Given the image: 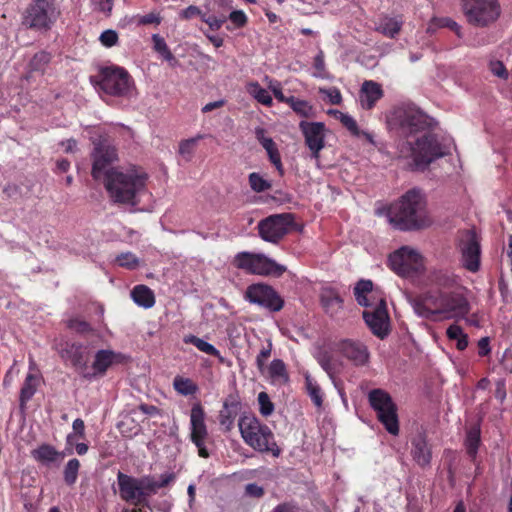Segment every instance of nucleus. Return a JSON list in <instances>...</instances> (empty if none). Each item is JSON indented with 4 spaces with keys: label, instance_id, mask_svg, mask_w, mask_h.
Listing matches in <instances>:
<instances>
[{
    "label": "nucleus",
    "instance_id": "nucleus-59",
    "mask_svg": "<svg viewBox=\"0 0 512 512\" xmlns=\"http://www.w3.org/2000/svg\"><path fill=\"white\" fill-rule=\"evenodd\" d=\"M266 131L263 128H257L255 131V135L259 143L265 150L273 148L276 146L275 142L272 138L265 136Z\"/></svg>",
    "mask_w": 512,
    "mask_h": 512
},
{
    "label": "nucleus",
    "instance_id": "nucleus-10",
    "mask_svg": "<svg viewBox=\"0 0 512 512\" xmlns=\"http://www.w3.org/2000/svg\"><path fill=\"white\" fill-rule=\"evenodd\" d=\"M295 226L292 213L270 215L257 225L259 236L266 242L278 244Z\"/></svg>",
    "mask_w": 512,
    "mask_h": 512
},
{
    "label": "nucleus",
    "instance_id": "nucleus-5",
    "mask_svg": "<svg viewBox=\"0 0 512 512\" xmlns=\"http://www.w3.org/2000/svg\"><path fill=\"white\" fill-rule=\"evenodd\" d=\"M60 15L61 10L55 0H33L22 14V25L46 33L56 24Z\"/></svg>",
    "mask_w": 512,
    "mask_h": 512
},
{
    "label": "nucleus",
    "instance_id": "nucleus-57",
    "mask_svg": "<svg viewBox=\"0 0 512 512\" xmlns=\"http://www.w3.org/2000/svg\"><path fill=\"white\" fill-rule=\"evenodd\" d=\"M228 19L231 21L232 24H234V26L236 28H242L248 22V18H247L246 14L242 10H234V11H232L229 14Z\"/></svg>",
    "mask_w": 512,
    "mask_h": 512
},
{
    "label": "nucleus",
    "instance_id": "nucleus-40",
    "mask_svg": "<svg viewBox=\"0 0 512 512\" xmlns=\"http://www.w3.org/2000/svg\"><path fill=\"white\" fill-rule=\"evenodd\" d=\"M247 92L255 98L259 103L265 106H272L273 99L269 92L263 88L257 81L250 82L247 84Z\"/></svg>",
    "mask_w": 512,
    "mask_h": 512
},
{
    "label": "nucleus",
    "instance_id": "nucleus-33",
    "mask_svg": "<svg viewBox=\"0 0 512 512\" xmlns=\"http://www.w3.org/2000/svg\"><path fill=\"white\" fill-rule=\"evenodd\" d=\"M133 301L144 308H151L155 304L153 291L146 285H136L131 291Z\"/></svg>",
    "mask_w": 512,
    "mask_h": 512
},
{
    "label": "nucleus",
    "instance_id": "nucleus-45",
    "mask_svg": "<svg viewBox=\"0 0 512 512\" xmlns=\"http://www.w3.org/2000/svg\"><path fill=\"white\" fill-rule=\"evenodd\" d=\"M203 138H204V135L198 134L197 136H195L193 138L181 141L179 144V154L186 161H191V159L194 155V152H195L197 142Z\"/></svg>",
    "mask_w": 512,
    "mask_h": 512
},
{
    "label": "nucleus",
    "instance_id": "nucleus-47",
    "mask_svg": "<svg viewBox=\"0 0 512 512\" xmlns=\"http://www.w3.org/2000/svg\"><path fill=\"white\" fill-rule=\"evenodd\" d=\"M248 181L251 189L256 193L267 191L271 188V183L264 179L259 173L252 172L248 176Z\"/></svg>",
    "mask_w": 512,
    "mask_h": 512
},
{
    "label": "nucleus",
    "instance_id": "nucleus-8",
    "mask_svg": "<svg viewBox=\"0 0 512 512\" xmlns=\"http://www.w3.org/2000/svg\"><path fill=\"white\" fill-rule=\"evenodd\" d=\"M368 402L376 412L378 421L388 433L397 436L399 434L398 408L391 395L380 388L372 389L368 393Z\"/></svg>",
    "mask_w": 512,
    "mask_h": 512
},
{
    "label": "nucleus",
    "instance_id": "nucleus-54",
    "mask_svg": "<svg viewBox=\"0 0 512 512\" xmlns=\"http://www.w3.org/2000/svg\"><path fill=\"white\" fill-rule=\"evenodd\" d=\"M226 19L227 18L225 16L217 17L215 15H201V20L206 23L213 31L219 30L226 22Z\"/></svg>",
    "mask_w": 512,
    "mask_h": 512
},
{
    "label": "nucleus",
    "instance_id": "nucleus-26",
    "mask_svg": "<svg viewBox=\"0 0 512 512\" xmlns=\"http://www.w3.org/2000/svg\"><path fill=\"white\" fill-rule=\"evenodd\" d=\"M411 456L420 467L424 468L430 465L432 451L424 434L420 433L412 438Z\"/></svg>",
    "mask_w": 512,
    "mask_h": 512
},
{
    "label": "nucleus",
    "instance_id": "nucleus-16",
    "mask_svg": "<svg viewBox=\"0 0 512 512\" xmlns=\"http://www.w3.org/2000/svg\"><path fill=\"white\" fill-rule=\"evenodd\" d=\"M92 177L99 180L102 176L106 178V172L114 161L117 160V150L107 138L100 137L94 142V150L92 153Z\"/></svg>",
    "mask_w": 512,
    "mask_h": 512
},
{
    "label": "nucleus",
    "instance_id": "nucleus-12",
    "mask_svg": "<svg viewBox=\"0 0 512 512\" xmlns=\"http://www.w3.org/2000/svg\"><path fill=\"white\" fill-rule=\"evenodd\" d=\"M388 265L397 275L409 277L423 268V258L414 249L403 246L389 255Z\"/></svg>",
    "mask_w": 512,
    "mask_h": 512
},
{
    "label": "nucleus",
    "instance_id": "nucleus-29",
    "mask_svg": "<svg viewBox=\"0 0 512 512\" xmlns=\"http://www.w3.org/2000/svg\"><path fill=\"white\" fill-rule=\"evenodd\" d=\"M267 376L273 385H286L290 381L289 373L287 371L286 364L281 359H274L270 365L266 368Z\"/></svg>",
    "mask_w": 512,
    "mask_h": 512
},
{
    "label": "nucleus",
    "instance_id": "nucleus-30",
    "mask_svg": "<svg viewBox=\"0 0 512 512\" xmlns=\"http://www.w3.org/2000/svg\"><path fill=\"white\" fill-rule=\"evenodd\" d=\"M403 20L401 16L380 18L376 30L384 36L394 39L401 31Z\"/></svg>",
    "mask_w": 512,
    "mask_h": 512
},
{
    "label": "nucleus",
    "instance_id": "nucleus-64",
    "mask_svg": "<svg viewBox=\"0 0 512 512\" xmlns=\"http://www.w3.org/2000/svg\"><path fill=\"white\" fill-rule=\"evenodd\" d=\"M245 493L250 497L260 498L264 495V489L255 483H249L245 486Z\"/></svg>",
    "mask_w": 512,
    "mask_h": 512
},
{
    "label": "nucleus",
    "instance_id": "nucleus-48",
    "mask_svg": "<svg viewBox=\"0 0 512 512\" xmlns=\"http://www.w3.org/2000/svg\"><path fill=\"white\" fill-rule=\"evenodd\" d=\"M115 262L118 266L129 270H134L139 266V259L132 252H124L117 255Z\"/></svg>",
    "mask_w": 512,
    "mask_h": 512
},
{
    "label": "nucleus",
    "instance_id": "nucleus-22",
    "mask_svg": "<svg viewBox=\"0 0 512 512\" xmlns=\"http://www.w3.org/2000/svg\"><path fill=\"white\" fill-rule=\"evenodd\" d=\"M469 310V302L461 293H446L442 291L440 320L464 318L469 313Z\"/></svg>",
    "mask_w": 512,
    "mask_h": 512
},
{
    "label": "nucleus",
    "instance_id": "nucleus-56",
    "mask_svg": "<svg viewBox=\"0 0 512 512\" xmlns=\"http://www.w3.org/2000/svg\"><path fill=\"white\" fill-rule=\"evenodd\" d=\"M99 40L105 47H113L118 42V34L115 30L108 29L101 33Z\"/></svg>",
    "mask_w": 512,
    "mask_h": 512
},
{
    "label": "nucleus",
    "instance_id": "nucleus-53",
    "mask_svg": "<svg viewBox=\"0 0 512 512\" xmlns=\"http://www.w3.org/2000/svg\"><path fill=\"white\" fill-rule=\"evenodd\" d=\"M272 353V342L268 340L267 345L262 347L259 354L256 357V366L258 370L264 374L265 372V362L271 356Z\"/></svg>",
    "mask_w": 512,
    "mask_h": 512
},
{
    "label": "nucleus",
    "instance_id": "nucleus-41",
    "mask_svg": "<svg viewBox=\"0 0 512 512\" xmlns=\"http://www.w3.org/2000/svg\"><path fill=\"white\" fill-rule=\"evenodd\" d=\"M184 343L186 344H192L194 345L198 350H200L201 352L207 354V355H210V356H213V357H217V358H221V355H220V351L218 349H216L212 344L206 342L205 340L199 338L198 336H195V335H187L184 337Z\"/></svg>",
    "mask_w": 512,
    "mask_h": 512
},
{
    "label": "nucleus",
    "instance_id": "nucleus-14",
    "mask_svg": "<svg viewBox=\"0 0 512 512\" xmlns=\"http://www.w3.org/2000/svg\"><path fill=\"white\" fill-rule=\"evenodd\" d=\"M244 298L270 312H278L284 307V299L272 286L265 283L249 285L246 288Z\"/></svg>",
    "mask_w": 512,
    "mask_h": 512
},
{
    "label": "nucleus",
    "instance_id": "nucleus-7",
    "mask_svg": "<svg viewBox=\"0 0 512 512\" xmlns=\"http://www.w3.org/2000/svg\"><path fill=\"white\" fill-rule=\"evenodd\" d=\"M402 156H411L417 168H426L434 160L446 155L437 136L427 132L412 143L406 141L401 148Z\"/></svg>",
    "mask_w": 512,
    "mask_h": 512
},
{
    "label": "nucleus",
    "instance_id": "nucleus-62",
    "mask_svg": "<svg viewBox=\"0 0 512 512\" xmlns=\"http://www.w3.org/2000/svg\"><path fill=\"white\" fill-rule=\"evenodd\" d=\"M270 90L272 91L274 97L281 103H288L289 97H286L281 88V84L278 81H271L269 85Z\"/></svg>",
    "mask_w": 512,
    "mask_h": 512
},
{
    "label": "nucleus",
    "instance_id": "nucleus-1",
    "mask_svg": "<svg viewBox=\"0 0 512 512\" xmlns=\"http://www.w3.org/2000/svg\"><path fill=\"white\" fill-rule=\"evenodd\" d=\"M425 195L421 190H408L388 212L389 222L401 231H415L431 225Z\"/></svg>",
    "mask_w": 512,
    "mask_h": 512
},
{
    "label": "nucleus",
    "instance_id": "nucleus-25",
    "mask_svg": "<svg viewBox=\"0 0 512 512\" xmlns=\"http://www.w3.org/2000/svg\"><path fill=\"white\" fill-rule=\"evenodd\" d=\"M240 408L241 403L237 394H230L226 397L218 416L219 424L225 431H230L233 428Z\"/></svg>",
    "mask_w": 512,
    "mask_h": 512
},
{
    "label": "nucleus",
    "instance_id": "nucleus-42",
    "mask_svg": "<svg viewBox=\"0 0 512 512\" xmlns=\"http://www.w3.org/2000/svg\"><path fill=\"white\" fill-rule=\"evenodd\" d=\"M317 361L322 369L332 377L338 370V362L333 356V354L329 351H321L318 354Z\"/></svg>",
    "mask_w": 512,
    "mask_h": 512
},
{
    "label": "nucleus",
    "instance_id": "nucleus-36",
    "mask_svg": "<svg viewBox=\"0 0 512 512\" xmlns=\"http://www.w3.org/2000/svg\"><path fill=\"white\" fill-rule=\"evenodd\" d=\"M329 114H333L342 125L354 136H360L363 134L370 142H372V136L369 133L361 132L357 125V122L350 115L340 112L338 110H329Z\"/></svg>",
    "mask_w": 512,
    "mask_h": 512
},
{
    "label": "nucleus",
    "instance_id": "nucleus-35",
    "mask_svg": "<svg viewBox=\"0 0 512 512\" xmlns=\"http://www.w3.org/2000/svg\"><path fill=\"white\" fill-rule=\"evenodd\" d=\"M481 443V431L478 426L471 427L466 433L465 447L468 456L475 462Z\"/></svg>",
    "mask_w": 512,
    "mask_h": 512
},
{
    "label": "nucleus",
    "instance_id": "nucleus-20",
    "mask_svg": "<svg viewBox=\"0 0 512 512\" xmlns=\"http://www.w3.org/2000/svg\"><path fill=\"white\" fill-rule=\"evenodd\" d=\"M363 318L371 332L384 339L389 333V315L385 299L381 298L375 307L366 308Z\"/></svg>",
    "mask_w": 512,
    "mask_h": 512
},
{
    "label": "nucleus",
    "instance_id": "nucleus-28",
    "mask_svg": "<svg viewBox=\"0 0 512 512\" xmlns=\"http://www.w3.org/2000/svg\"><path fill=\"white\" fill-rule=\"evenodd\" d=\"M320 302L325 312L331 316L337 314L343 306V299L338 291L332 287L322 289Z\"/></svg>",
    "mask_w": 512,
    "mask_h": 512
},
{
    "label": "nucleus",
    "instance_id": "nucleus-63",
    "mask_svg": "<svg viewBox=\"0 0 512 512\" xmlns=\"http://www.w3.org/2000/svg\"><path fill=\"white\" fill-rule=\"evenodd\" d=\"M201 15H203L201 9L195 5H190L184 10H182L180 16L184 20H190L194 17L199 16L201 18Z\"/></svg>",
    "mask_w": 512,
    "mask_h": 512
},
{
    "label": "nucleus",
    "instance_id": "nucleus-23",
    "mask_svg": "<svg viewBox=\"0 0 512 512\" xmlns=\"http://www.w3.org/2000/svg\"><path fill=\"white\" fill-rule=\"evenodd\" d=\"M337 351L351 361L355 366H363L369 361V351L365 344L345 339L337 344Z\"/></svg>",
    "mask_w": 512,
    "mask_h": 512
},
{
    "label": "nucleus",
    "instance_id": "nucleus-4",
    "mask_svg": "<svg viewBox=\"0 0 512 512\" xmlns=\"http://www.w3.org/2000/svg\"><path fill=\"white\" fill-rule=\"evenodd\" d=\"M91 83L107 95L130 98L135 90L134 80L126 69L116 65L104 66Z\"/></svg>",
    "mask_w": 512,
    "mask_h": 512
},
{
    "label": "nucleus",
    "instance_id": "nucleus-3",
    "mask_svg": "<svg viewBox=\"0 0 512 512\" xmlns=\"http://www.w3.org/2000/svg\"><path fill=\"white\" fill-rule=\"evenodd\" d=\"M238 426L241 437L248 446L261 453H271L274 457L280 456L281 449L275 441L273 432L255 416H241Z\"/></svg>",
    "mask_w": 512,
    "mask_h": 512
},
{
    "label": "nucleus",
    "instance_id": "nucleus-11",
    "mask_svg": "<svg viewBox=\"0 0 512 512\" xmlns=\"http://www.w3.org/2000/svg\"><path fill=\"white\" fill-rule=\"evenodd\" d=\"M456 248L461 254L462 266L469 272H478L481 264V245L477 233L471 229L461 231Z\"/></svg>",
    "mask_w": 512,
    "mask_h": 512
},
{
    "label": "nucleus",
    "instance_id": "nucleus-15",
    "mask_svg": "<svg viewBox=\"0 0 512 512\" xmlns=\"http://www.w3.org/2000/svg\"><path fill=\"white\" fill-rule=\"evenodd\" d=\"M206 414L200 403H195L190 412V440L197 447L198 455L208 458L210 453L206 448L208 428L205 423Z\"/></svg>",
    "mask_w": 512,
    "mask_h": 512
},
{
    "label": "nucleus",
    "instance_id": "nucleus-34",
    "mask_svg": "<svg viewBox=\"0 0 512 512\" xmlns=\"http://www.w3.org/2000/svg\"><path fill=\"white\" fill-rule=\"evenodd\" d=\"M430 282L437 290L450 289L457 285V276L449 271L438 270L430 275Z\"/></svg>",
    "mask_w": 512,
    "mask_h": 512
},
{
    "label": "nucleus",
    "instance_id": "nucleus-32",
    "mask_svg": "<svg viewBox=\"0 0 512 512\" xmlns=\"http://www.w3.org/2000/svg\"><path fill=\"white\" fill-rule=\"evenodd\" d=\"M39 377L36 374L28 373L24 383L20 390V396H19V402L20 407L24 409L26 407V404L31 398L34 396V394L37 391V387L39 385Z\"/></svg>",
    "mask_w": 512,
    "mask_h": 512
},
{
    "label": "nucleus",
    "instance_id": "nucleus-19",
    "mask_svg": "<svg viewBox=\"0 0 512 512\" xmlns=\"http://www.w3.org/2000/svg\"><path fill=\"white\" fill-rule=\"evenodd\" d=\"M299 129L304 137L305 145L311 153V158L319 162L320 152L325 147V124L301 121Z\"/></svg>",
    "mask_w": 512,
    "mask_h": 512
},
{
    "label": "nucleus",
    "instance_id": "nucleus-6",
    "mask_svg": "<svg viewBox=\"0 0 512 512\" xmlns=\"http://www.w3.org/2000/svg\"><path fill=\"white\" fill-rule=\"evenodd\" d=\"M466 22L476 28L494 25L502 14L499 0H459Z\"/></svg>",
    "mask_w": 512,
    "mask_h": 512
},
{
    "label": "nucleus",
    "instance_id": "nucleus-50",
    "mask_svg": "<svg viewBox=\"0 0 512 512\" xmlns=\"http://www.w3.org/2000/svg\"><path fill=\"white\" fill-rule=\"evenodd\" d=\"M134 21L138 26L154 25L158 26L162 22V17L159 12L152 11L146 15H137Z\"/></svg>",
    "mask_w": 512,
    "mask_h": 512
},
{
    "label": "nucleus",
    "instance_id": "nucleus-52",
    "mask_svg": "<svg viewBox=\"0 0 512 512\" xmlns=\"http://www.w3.org/2000/svg\"><path fill=\"white\" fill-rule=\"evenodd\" d=\"M258 403L260 413L267 417L271 415L274 411V404L270 400L269 395L266 392H260L258 394Z\"/></svg>",
    "mask_w": 512,
    "mask_h": 512
},
{
    "label": "nucleus",
    "instance_id": "nucleus-49",
    "mask_svg": "<svg viewBox=\"0 0 512 512\" xmlns=\"http://www.w3.org/2000/svg\"><path fill=\"white\" fill-rule=\"evenodd\" d=\"M51 56L45 51L37 52L30 60L29 67L32 71H44L46 65L50 62Z\"/></svg>",
    "mask_w": 512,
    "mask_h": 512
},
{
    "label": "nucleus",
    "instance_id": "nucleus-9",
    "mask_svg": "<svg viewBox=\"0 0 512 512\" xmlns=\"http://www.w3.org/2000/svg\"><path fill=\"white\" fill-rule=\"evenodd\" d=\"M234 265L249 274L263 276H281L286 268L263 254L239 252L234 258Z\"/></svg>",
    "mask_w": 512,
    "mask_h": 512
},
{
    "label": "nucleus",
    "instance_id": "nucleus-18",
    "mask_svg": "<svg viewBox=\"0 0 512 512\" xmlns=\"http://www.w3.org/2000/svg\"><path fill=\"white\" fill-rule=\"evenodd\" d=\"M55 350L65 364H70L81 375L82 371L87 370L88 357L82 343L61 341L55 345Z\"/></svg>",
    "mask_w": 512,
    "mask_h": 512
},
{
    "label": "nucleus",
    "instance_id": "nucleus-24",
    "mask_svg": "<svg viewBox=\"0 0 512 512\" xmlns=\"http://www.w3.org/2000/svg\"><path fill=\"white\" fill-rule=\"evenodd\" d=\"M120 498L128 503L140 505V479L127 475L121 471L117 474Z\"/></svg>",
    "mask_w": 512,
    "mask_h": 512
},
{
    "label": "nucleus",
    "instance_id": "nucleus-51",
    "mask_svg": "<svg viewBox=\"0 0 512 512\" xmlns=\"http://www.w3.org/2000/svg\"><path fill=\"white\" fill-rule=\"evenodd\" d=\"M432 24L440 28H449L456 33L458 37H461L462 27L453 19L449 17L433 18Z\"/></svg>",
    "mask_w": 512,
    "mask_h": 512
},
{
    "label": "nucleus",
    "instance_id": "nucleus-38",
    "mask_svg": "<svg viewBox=\"0 0 512 512\" xmlns=\"http://www.w3.org/2000/svg\"><path fill=\"white\" fill-rule=\"evenodd\" d=\"M373 291V283L371 280H360L357 282L354 287V296L357 303L360 306H364L369 308L372 304L369 302L368 294H371Z\"/></svg>",
    "mask_w": 512,
    "mask_h": 512
},
{
    "label": "nucleus",
    "instance_id": "nucleus-21",
    "mask_svg": "<svg viewBox=\"0 0 512 512\" xmlns=\"http://www.w3.org/2000/svg\"><path fill=\"white\" fill-rule=\"evenodd\" d=\"M125 356L112 350L101 349L96 352L91 369L82 371V377L86 380H92L97 377H103L107 370L114 363H122Z\"/></svg>",
    "mask_w": 512,
    "mask_h": 512
},
{
    "label": "nucleus",
    "instance_id": "nucleus-61",
    "mask_svg": "<svg viewBox=\"0 0 512 512\" xmlns=\"http://www.w3.org/2000/svg\"><path fill=\"white\" fill-rule=\"evenodd\" d=\"M92 4L95 6V8L104 13L105 15L109 16L113 9V2L114 0H91Z\"/></svg>",
    "mask_w": 512,
    "mask_h": 512
},
{
    "label": "nucleus",
    "instance_id": "nucleus-37",
    "mask_svg": "<svg viewBox=\"0 0 512 512\" xmlns=\"http://www.w3.org/2000/svg\"><path fill=\"white\" fill-rule=\"evenodd\" d=\"M305 389L313 404L320 408L323 405V392L317 381L307 372L304 375Z\"/></svg>",
    "mask_w": 512,
    "mask_h": 512
},
{
    "label": "nucleus",
    "instance_id": "nucleus-60",
    "mask_svg": "<svg viewBox=\"0 0 512 512\" xmlns=\"http://www.w3.org/2000/svg\"><path fill=\"white\" fill-rule=\"evenodd\" d=\"M490 70L493 73V75L501 78V79H508V71L501 61H492L490 63Z\"/></svg>",
    "mask_w": 512,
    "mask_h": 512
},
{
    "label": "nucleus",
    "instance_id": "nucleus-58",
    "mask_svg": "<svg viewBox=\"0 0 512 512\" xmlns=\"http://www.w3.org/2000/svg\"><path fill=\"white\" fill-rule=\"evenodd\" d=\"M68 327L81 334H86L92 331V327L88 322L79 319H71L68 323Z\"/></svg>",
    "mask_w": 512,
    "mask_h": 512
},
{
    "label": "nucleus",
    "instance_id": "nucleus-43",
    "mask_svg": "<svg viewBox=\"0 0 512 512\" xmlns=\"http://www.w3.org/2000/svg\"><path fill=\"white\" fill-rule=\"evenodd\" d=\"M173 387L183 396L193 395L198 391V386L193 380L181 376L174 378Z\"/></svg>",
    "mask_w": 512,
    "mask_h": 512
},
{
    "label": "nucleus",
    "instance_id": "nucleus-2",
    "mask_svg": "<svg viewBox=\"0 0 512 512\" xmlns=\"http://www.w3.org/2000/svg\"><path fill=\"white\" fill-rule=\"evenodd\" d=\"M147 174L136 167L125 171L116 168L106 172L104 185L115 203L137 205V194L146 185Z\"/></svg>",
    "mask_w": 512,
    "mask_h": 512
},
{
    "label": "nucleus",
    "instance_id": "nucleus-31",
    "mask_svg": "<svg viewBox=\"0 0 512 512\" xmlns=\"http://www.w3.org/2000/svg\"><path fill=\"white\" fill-rule=\"evenodd\" d=\"M31 456L42 464L54 463L64 458V453L59 452L50 444H41L31 451Z\"/></svg>",
    "mask_w": 512,
    "mask_h": 512
},
{
    "label": "nucleus",
    "instance_id": "nucleus-27",
    "mask_svg": "<svg viewBox=\"0 0 512 512\" xmlns=\"http://www.w3.org/2000/svg\"><path fill=\"white\" fill-rule=\"evenodd\" d=\"M383 89L381 85L372 80H366L360 89V103L363 109L371 110L383 97Z\"/></svg>",
    "mask_w": 512,
    "mask_h": 512
},
{
    "label": "nucleus",
    "instance_id": "nucleus-39",
    "mask_svg": "<svg viewBox=\"0 0 512 512\" xmlns=\"http://www.w3.org/2000/svg\"><path fill=\"white\" fill-rule=\"evenodd\" d=\"M140 479V500L139 504L143 506L148 505V498L156 494L158 486L156 481L150 476H144Z\"/></svg>",
    "mask_w": 512,
    "mask_h": 512
},
{
    "label": "nucleus",
    "instance_id": "nucleus-13",
    "mask_svg": "<svg viewBox=\"0 0 512 512\" xmlns=\"http://www.w3.org/2000/svg\"><path fill=\"white\" fill-rule=\"evenodd\" d=\"M392 123L398 126L402 135L408 137L431 128V119L414 108L399 109L393 115Z\"/></svg>",
    "mask_w": 512,
    "mask_h": 512
},
{
    "label": "nucleus",
    "instance_id": "nucleus-44",
    "mask_svg": "<svg viewBox=\"0 0 512 512\" xmlns=\"http://www.w3.org/2000/svg\"><path fill=\"white\" fill-rule=\"evenodd\" d=\"M288 100L287 104L296 114L305 118H309L314 115V108L308 101L297 99L294 96H290Z\"/></svg>",
    "mask_w": 512,
    "mask_h": 512
},
{
    "label": "nucleus",
    "instance_id": "nucleus-55",
    "mask_svg": "<svg viewBox=\"0 0 512 512\" xmlns=\"http://www.w3.org/2000/svg\"><path fill=\"white\" fill-rule=\"evenodd\" d=\"M270 162L275 166L280 176L284 175V168L281 162V156L277 146L266 150Z\"/></svg>",
    "mask_w": 512,
    "mask_h": 512
},
{
    "label": "nucleus",
    "instance_id": "nucleus-46",
    "mask_svg": "<svg viewBox=\"0 0 512 512\" xmlns=\"http://www.w3.org/2000/svg\"><path fill=\"white\" fill-rule=\"evenodd\" d=\"M80 468V462L78 459H70L65 465L63 475L64 481L67 485L72 486L76 483L78 478V472Z\"/></svg>",
    "mask_w": 512,
    "mask_h": 512
},
{
    "label": "nucleus",
    "instance_id": "nucleus-17",
    "mask_svg": "<svg viewBox=\"0 0 512 512\" xmlns=\"http://www.w3.org/2000/svg\"><path fill=\"white\" fill-rule=\"evenodd\" d=\"M442 305V291L429 290L412 299V307L415 313L427 320H440Z\"/></svg>",
    "mask_w": 512,
    "mask_h": 512
}]
</instances>
